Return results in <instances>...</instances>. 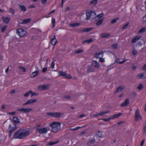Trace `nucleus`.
Masks as SVG:
<instances>
[{
	"mask_svg": "<svg viewBox=\"0 0 146 146\" xmlns=\"http://www.w3.org/2000/svg\"><path fill=\"white\" fill-rule=\"evenodd\" d=\"M29 131H26L24 129H20L15 132L13 137L15 139H21L29 136Z\"/></svg>",
	"mask_w": 146,
	"mask_h": 146,
	"instance_id": "1",
	"label": "nucleus"
},
{
	"mask_svg": "<svg viewBox=\"0 0 146 146\" xmlns=\"http://www.w3.org/2000/svg\"><path fill=\"white\" fill-rule=\"evenodd\" d=\"M61 123L59 122H54L50 124V126L52 127L51 131L53 132H56L61 129Z\"/></svg>",
	"mask_w": 146,
	"mask_h": 146,
	"instance_id": "2",
	"label": "nucleus"
},
{
	"mask_svg": "<svg viewBox=\"0 0 146 146\" xmlns=\"http://www.w3.org/2000/svg\"><path fill=\"white\" fill-rule=\"evenodd\" d=\"M46 114L47 116L54 117H60L61 115H63V113L60 112H50L46 113Z\"/></svg>",
	"mask_w": 146,
	"mask_h": 146,
	"instance_id": "3",
	"label": "nucleus"
},
{
	"mask_svg": "<svg viewBox=\"0 0 146 146\" xmlns=\"http://www.w3.org/2000/svg\"><path fill=\"white\" fill-rule=\"evenodd\" d=\"M17 33L19 36L20 37H22L26 35L27 32L23 29L20 28L17 30Z\"/></svg>",
	"mask_w": 146,
	"mask_h": 146,
	"instance_id": "4",
	"label": "nucleus"
},
{
	"mask_svg": "<svg viewBox=\"0 0 146 146\" xmlns=\"http://www.w3.org/2000/svg\"><path fill=\"white\" fill-rule=\"evenodd\" d=\"M92 29V27L88 28L85 29L82 28L77 29L76 30V32L78 33H88Z\"/></svg>",
	"mask_w": 146,
	"mask_h": 146,
	"instance_id": "5",
	"label": "nucleus"
},
{
	"mask_svg": "<svg viewBox=\"0 0 146 146\" xmlns=\"http://www.w3.org/2000/svg\"><path fill=\"white\" fill-rule=\"evenodd\" d=\"M48 131L46 127L37 128L36 129V132H38L40 134L46 133Z\"/></svg>",
	"mask_w": 146,
	"mask_h": 146,
	"instance_id": "6",
	"label": "nucleus"
},
{
	"mask_svg": "<svg viewBox=\"0 0 146 146\" xmlns=\"http://www.w3.org/2000/svg\"><path fill=\"white\" fill-rule=\"evenodd\" d=\"M135 121L142 119L141 116L140 114L139 111V110H137L135 113Z\"/></svg>",
	"mask_w": 146,
	"mask_h": 146,
	"instance_id": "7",
	"label": "nucleus"
},
{
	"mask_svg": "<svg viewBox=\"0 0 146 146\" xmlns=\"http://www.w3.org/2000/svg\"><path fill=\"white\" fill-rule=\"evenodd\" d=\"M50 86V85L49 84L41 85L38 86V89L40 91L48 90L49 89Z\"/></svg>",
	"mask_w": 146,
	"mask_h": 146,
	"instance_id": "8",
	"label": "nucleus"
},
{
	"mask_svg": "<svg viewBox=\"0 0 146 146\" xmlns=\"http://www.w3.org/2000/svg\"><path fill=\"white\" fill-rule=\"evenodd\" d=\"M32 110L31 108L18 109L17 110L18 111L22 112L24 113H27Z\"/></svg>",
	"mask_w": 146,
	"mask_h": 146,
	"instance_id": "9",
	"label": "nucleus"
},
{
	"mask_svg": "<svg viewBox=\"0 0 146 146\" xmlns=\"http://www.w3.org/2000/svg\"><path fill=\"white\" fill-rule=\"evenodd\" d=\"M35 67L36 68L37 70L35 72L32 73L31 74L30 76L31 78H34L36 76L38 75V74L39 72V71L38 70V68L37 67V66H36Z\"/></svg>",
	"mask_w": 146,
	"mask_h": 146,
	"instance_id": "10",
	"label": "nucleus"
},
{
	"mask_svg": "<svg viewBox=\"0 0 146 146\" xmlns=\"http://www.w3.org/2000/svg\"><path fill=\"white\" fill-rule=\"evenodd\" d=\"M87 68V73H89L91 72H94L95 70V68L92 64L90 66H88Z\"/></svg>",
	"mask_w": 146,
	"mask_h": 146,
	"instance_id": "11",
	"label": "nucleus"
},
{
	"mask_svg": "<svg viewBox=\"0 0 146 146\" xmlns=\"http://www.w3.org/2000/svg\"><path fill=\"white\" fill-rule=\"evenodd\" d=\"M36 99H30L28 100L25 103L23 104V106L27 105L33 103L37 101Z\"/></svg>",
	"mask_w": 146,
	"mask_h": 146,
	"instance_id": "12",
	"label": "nucleus"
},
{
	"mask_svg": "<svg viewBox=\"0 0 146 146\" xmlns=\"http://www.w3.org/2000/svg\"><path fill=\"white\" fill-rule=\"evenodd\" d=\"M52 36L53 37H52L51 39V43L52 45L54 46L57 43V41L55 35H53L52 36Z\"/></svg>",
	"mask_w": 146,
	"mask_h": 146,
	"instance_id": "13",
	"label": "nucleus"
},
{
	"mask_svg": "<svg viewBox=\"0 0 146 146\" xmlns=\"http://www.w3.org/2000/svg\"><path fill=\"white\" fill-rule=\"evenodd\" d=\"M92 64V65L94 67V68H98L99 67L100 64L96 60H93Z\"/></svg>",
	"mask_w": 146,
	"mask_h": 146,
	"instance_id": "14",
	"label": "nucleus"
},
{
	"mask_svg": "<svg viewBox=\"0 0 146 146\" xmlns=\"http://www.w3.org/2000/svg\"><path fill=\"white\" fill-rule=\"evenodd\" d=\"M2 19L3 21L5 23L8 24L9 21L10 20L11 18L9 17H3Z\"/></svg>",
	"mask_w": 146,
	"mask_h": 146,
	"instance_id": "15",
	"label": "nucleus"
},
{
	"mask_svg": "<svg viewBox=\"0 0 146 146\" xmlns=\"http://www.w3.org/2000/svg\"><path fill=\"white\" fill-rule=\"evenodd\" d=\"M90 18L92 19H96V13L95 12L92 11H90Z\"/></svg>",
	"mask_w": 146,
	"mask_h": 146,
	"instance_id": "16",
	"label": "nucleus"
},
{
	"mask_svg": "<svg viewBox=\"0 0 146 146\" xmlns=\"http://www.w3.org/2000/svg\"><path fill=\"white\" fill-rule=\"evenodd\" d=\"M110 35V34L108 33H104L100 34V36L102 38H106L108 37Z\"/></svg>",
	"mask_w": 146,
	"mask_h": 146,
	"instance_id": "17",
	"label": "nucleus"
},
{
	"mask_svg": "<svg viewBox=\"0 0 146 146\" xmlns=\"http://www.w3.org/2000/svg\"><path fill=\"white\" fill-rule=\"evenodd\" d=\"M104 52V51H102L99 53H96L94 54V57L96 58H100V57H99V56L100 54H102V57L103 55V54Z\"/></svg>",
	"mask_w": 146,
	"mask_h": 146,
	"instance_id": "18",
	"label": "nucleus"
},
{
	"mask_svg": "<svg viewBox=\"0 0 146 146\" xmlns=\"http://www.w3.org/2000/svg\"><path fill=\"white\" fill-rule=\"evenodd\" d=\"M129 103V99L127 98L125 100L124 102L122 103L121 106L122 107H124L127 105Z\"/></svg>",
	"mask_w": 146,
	"mask_h": 146,
	"instance_id": "19",
	"label": "nucleus"
},
{
	"mask_svg": "<svg viewBox=\"0 0 146 146\" xmlns=\"http://www.w3.org/2000/svg\"><path fill=\"white\" fill-rule=\"evenodd\" d=\"M31 21V19L30 18H28L27 19H26L23 20V22L22 23H20V24H27V23H29Z\"/></svg>",
	"mask_w": 146,
	"mask_h": 146,
	"instance_id": "20",
	"label": "nucleus"
},
{
	"mask_svg": "<svg viewBox=\"0 0 146 146\" xmlns=\"http://www.w3.org/2000/svg\"><path fill=\"white\" fill-rule=\"evenodd\" d=\"M14 126L11 127V129L9 131V133L10 134H12L17 128V126L16 124L14 123Z\"/></svg>",
	"mask_w": 146,
	"mask_h": 146,
	"instance_id": "21",
	"label": "nucleus"
},
{
	"mask_svg": "<svg viewBox=\"0 0 146 146\" xmlns=\"http://www.w3.org/2000/svg\"><path fill=\"white\" fill-rule=\"evenodd\" d=\"M122 115V113H119L117 114H114L113 116L111 117L112 119H115L116 118H117L121 116Z\"/></svg>",
	"mask_w": 146,
	"mask_h": 146,
	"instance_id": "22",
	"label": "nucleus"
},
{
	"mask_svg": "<svg viewBox=\"0 0 146 146\" xmlns=\"http://www.w3.org/2000/svg\"><path fill=\"white\" fill-rule=\"evenodd\" d=\"M104 18H102L101 19L98 21L96 23V25L97 26H99L101 25L103 22Z\"/></svg>",
	"mask_w": 146,
	"mask_h": 146,
	"instance_id": "23",
	"label": "nucleus"
},
{
	"mask_svg": "<svg viewBox=\"0 0 146 146\" xmlns=\"http://www.w3.org/2000/svg\"><path fill=\"white\" fill-rule=\"evenodd\" d=\"M13 120L15 123H19L20 122L19 121V119L17 117H14L13 118Z\"/></svg>",
	"mask_w": 146,
	"mask_h": 146,
	"instance_id": "24",
	"label": "nucleus"
},
{
	"mask_svg": "<svg viewBox=\"0 0 146 146\" xmlns=\"http://www.w3.org/2000/svg\"><path fill=\"white\" fill-rule=\"evenodd\" d=\"M93 41V39L92 38H90L89 39L87 40L83 41L82 44H84L85 43H90L92 42Z\"/></svg>",
	"mask_w": 146,
	"mask_h": 146,
	"instance_id": "25",
	"label": "nucleus"
},
{
	"mask_svg": "<svg viewBox=\"0 0 146 146\" xmlns=\"http://www.w3.org/2000/svg\"><path fill=\"white\" fill-rule=\"evenodd\" d=\"M19 6L20 7V8L22 11H26V7L23 5H19Z\"/></svg>",
	"mask_w": 146,
	"mask_h": 146,
	"instance_id": "26",
	"label": "nucleus"
},
{
	"mask_svg": "<svg viewBox=\"0 0 146 146\" xmlns=\"http://www.w3.org/2000/svg\"><path fill=\"white\" fill-rule=\"evenodd\" d=\"M59 142V140L56 141H55L54 142H52L49 143L47 145H49L50 146L55 144H57Z\"/></svg>",
	"mask_w": 146,
	"mask_h": 146,
	"instance_id": "27",
	"label": "nucleus"
},
{
	"mask_svg": "<svg viewBox=\"0 0 146 146\" xmlns=\"http://www.w3.org/2000/svg\"><path fill=\"white\" fill-rule=\"evenodd\" d=\"M95 142V139L90 141L87 144L88 146H90L92 144H94Z\"/></svg>",
	"mask_w": 146,
	"mask_h": 146,
	"instance_id": "28",
	"label": "nucleus"
},
{
	"mask_svg": "<svg viewBox=\"0 0 146 146\" xmlns=\"http://www.w3.org/2000/svg\"><path fill=\"white\" fill-rule=\"evenodd\" d=\"M104 16V13H102L101 14L98 15L96 16V19L98 18V19H97V20H98Z\"/></svg>",
	"mask_w": 146,
	"mask_h": 146,
	"instance_id": "29",
	"label": "nucleus"
},
{
	"mask_svg": "<svg viewBox=\"0 0 146 146\" xmlns=\"http://www.w3.org/2000/svg\"><path fill=\"white\" fill-rule=\"evenodd\" d=\"M96 134L100 138H101L102 137V131H98V132L96 133Z\"/></svg>",
	"mask_w": 146,
	"mask_h": 146,
	"instance_id": "30",
	"label": "nucleus"
},
{
	"mask_svg": "<svg viewBox=\"0 0 146 146\" xmlns=\"http://www.w3.org/2000/svg\"><path fill=\"white\" fill-rule=\"evenodd\" d=\"M80 25V23H76L70 24L69 25L72 27L78 26Z\"/></svg>",
	"mask_w": 146,
	"mask_h": 146,
	"instance_id": "31",
	"label": "nucleus"
},
{
	"mask_svg": "<svg viewBox=\"0 0 146 146\" xmlns=\"http://www.w3.org/2000/svg\"><path fill=\"white\" fill-rule=\"evenodd\" d=\"M145 73H143L142 74H139L138 75V76L140 78L143 79L145 78H146V77H144Z\"/></svg>",
	"mask_w": 146,
	"mask_h": 146,
	"instance_id": "32",
	"label": "nucleus"
},
{
	"mask_svg": "<svg viewBox=\"0 0 146 146\" xmlns=\"http://www.w3.org/2000/svg\"><path fill=\"white\" fill-rule=\"evenodd\" d=\"M146 30V27H144L141 28L139 31L138 33H141L145 31Z\"/></svg>",
	"mask_w": 146,
	"mask_h": 146,
	"instance_id": "33",
	"label": "nucleus"
},
{
	"mask_svg": "<svg viewBox=\"0 0 146 146\" xmlns=\"http://www.w3.org/2000/svg\"><path fill=\"white\" fill-rule=\"evenodd\" d=\"M86 19L88 20L90 18V12L86 11Z\"/></svg>",
	"mask_w": 146,
	"mask_h": 146,
	"instance_id": "34",
	"label": "nucleus"
},
{
	"mask_svg": "<svg viewBox=\"0 0 146 146\" xmlns=\"http://www.w3.org/2000/svg\"><path fill=\"white\" fill-rule=\"evenodd\" d=\"M64 77L69 79H71L72 78L70 75L67 74L66 72L65 73V75L64 76Z\"/></svg>",
	"mask_w": 146,
	"mask_h": 146,
	"instance_id": "35",
	"label": "nucleus"
},
{
	"mask_svg": "<svg viewBox=\"0 0 146 146\" xmlns=\"http://www.w3.org/2000/svg\"><path fill=\"white\" fill-rule=\"evenodd\" d=\"M98 0H93L90 3V4H93L95 5H96L98 2Z\"/></svg>",
	"mask_w": 146,
	"mask_h": 146,
	"instance_id": "36",
	"label": "nucleus"
},
{
	"mask_svg": "<svg viewBox=\"0 0 146 146\" xmlns=\"http://www.w3.org/2000/svg\"><path fill=\"white\" fill-rule=\"evenodd\" d=\"M66 72H64L62 71H60L59 72V76H62L64 77L65 75Z\"/></svg>",
	"mask_w": 146,
	"mask_h": 146,
	"instance_id": "37",
	"label": "nucleus"
},
{
	"mask_svg": "<svg viewBox=\"0 0 146 146\" xmlns=\"http://www.w3.org/2000/svg\"><path fill=\"white\" fill-rule=\"evenodd\" d=\"M119 19V17H117L115 19H113L111 21V24H114Z\"/></svg>",
	"mask_w": 146,
	"mask_h": 146,
	"instance_id": "38",
	"label": "nucleus"
},
{
	"mask_svg": "<svg viewBox=\"0 0 146 146\" xmlns=\"http://www.w3.org/2000/svg\"><path fill=\"white\" fill-rule=\"evenodd\" d=\"M122 89L123 88L121 86H119L117 88V90L115 92V93H116L119 92V91H121L122 90Z\"/></svg>",
	"mask_w": 146,
	"mask_h": 146,
	"instance_id": "39",
	"label": "nucleus"
},
{
	"mask_svg": "<svg viewBox=\"0 0 146 146\" xmlns=\"http://www.w3.org/2000/svg\"><path fill=\"white\" fill-rule=\"evenodd\" d=\"M137 51L135 49L133 48L132 50V54L133 55L135 56L137 54Z\"/></svg>",
	"mask_w": 146,
	"mask_h": 146,
	"instance_id": "40",
	"label": "nucleus"
},
{
	"mask_svg": "<svg viewBox=\"0 0 146 146\" xmlns=\"http://www.w3.org/2000/svg\"><path fill=\"white\" fill-rule=\"evenodd\" d=\"M31 92L32 91L31 90H30L28 92L25 94L24 95V96L25 97H27L30 94H31Z\"/></svg>",
	"mask_w": 146,
	"mask_h": 146,
	"instance_id": "41",
	"label": "nucleus"
},
{
	"mask_svg": "<svg viewBox=\"0 0 146 146\" xmlns=\"http://www.w3.org/2000/svg\"><path fill=\"white\" fill-rule=\"evenodd\" d=\"M143 86L142 84L141 83L138 86V87L137 88L139 89V90H141L143 88Z\"/></svg>",
	"mask_w": 146,
	"mask_h": 146,
	"instance_id": "42",
	"label": "nucleus"
},
{
	"mask_svg": "<svg viewBox=\"0 0 146 146\" xmlns=\"http://www.w3.org/2000/svg\"><path fill=\"white\" fill-rule=\"evenodd\" d=\"M84 51L83 50H76L75 52V53L76 54L80 53Z\"/></svg>",
	"mask_w": 146,
	"mask_h": 146,
	"instance_id": "43",
	"label": "nucleus"
},
{
	"mask_svg": "<svg viewBox=\"0 0 146 146\" xmlns=\"http://www.w3.org/2000/svg\"><path fill=\"white\" fill-rule=\"evenodd\" d=\"M52 27H54L55 26V20L54 18H53L52 19Z\"/></svg>",
	"mask_w": 146,
	"mask_h": 146,
	"instance_id": "44",
	"label": "nucleus"
},
{
	"mask_svg": "<svg viewBox=\"0 0 146 146\" xmlns=\"http://www.w3.org/2000/svg\"><path fill=\"white\" fill-rule=\"evenodd\" d=\"M7 27L6 26H4L3 27L1 28V31L2 32H3L6 30V28H7Z\"/></svg>",
	"mask_w": 146,
	"mask_h": 146,
	"instance_id": "45",
	"label": "nucleus"
},
{
	"mask_svg": "<svg viewBox=\"0 0 146 146\" xmlns=\"http://www.w3.org/2000/svg\"><path fill=\"white\" fill-rule=\"evenodd\" d=\"M142 22L143 23H146V15L143 17Z\"/></svg>",
	"mask_w": 146,
	"mask_h": 146,
	"instance_id": "46",
	"label": "nucleus"
},
{
	"mask_svg": "<svg viewBox=\"0 0 146 146\" xmlns=\"http://www.w3.org/2000/svg\"><path fill=\"white\" fill-rule=\"evenodd\" d=\"M117 46L118 44L117 43H115L112 45V47L115 49H116L117 48Z\"/></svg>",
	"mask_w": 146,
	"mask_h": 146,
	"instance_id": "47",
	"label": "nucleus"
},
{
	"mask_svg": "<svg viewBox=\"0 0 146 146\" xmlns=\"http://www.w3.org/2000/svg\"><path fill=\"white\" fill-rule=\"evenodd\" d=\"M129 23H127L125 25L123 26L122 27V29H125L127 28V26L129 25Z\"/></svg>",
	"mask_w": 146,
	"mask_h": 146,
	"instance_id": "48",
	"label": "nucleus"
},
{
	"mask_svg": "<svg viewBox=\"0 0 146 146\" xmlns=\"http://www.w3.org/2000/svg\"><path fill=\"white\" fill-rule=\"evenodd\" d=\"M111 119H112L111 117H110L109 118H107L103 119V120L106 121H110Z\"/></svg>",
	"mask_w": 146,
	"mask_h": 146,
	"instance_id": "49",
	"label": "nucleus"
},
{
	"mask_svg": "<svg viewBox=\"0 0 146 146\" xmlns=\"http://www.w3.org/2000/svg\"><path fill=\"white\" fill-rule=\"evenodd\" d=\"M31 96L32 97L33 96H37L38 95V94L37 93H35V92H33L32 91V92L31 93Z\"/></svg>",
	"mask_w": 146,
	"mask_h": 146,
	"instance_id": "50",
	"label": "nucleus"
},
{
	"mask_svg": "<svg viewBox=\"0 0 146 146\" xmlns=\"http://www.w3.org/2000/svg\"><path fill=\"white\" fill-rule=\"evenodd\" d=\"M47 69V67H45L43 68L42 70V73H44L46 72Z\"/></svg>",
	"mask_w": 146,
	"mask_h": 146,
	"instance_id": "51",
	"label": "nucleus"
},
{
	"mask_svg": "<svg viewBox=\"0 0 146 146\" xmlns=\"http://www.w3.org/2000/svg\"><path fill=\"white\" fill-rule=\"evenodd\" d=\"M10 12L12 14H14L15 13V11L14 10L11 8H10L9 9Z\"/></svg>",
	"mask_w": 146,
	"mask_h": 146,
	"instance_id": "52",
	"label": "nucleus"
},
{
	"mask_svg": "<svg viewBox=\"0 0 146 146\" xmlns=\"http://www.w3.org/2000/svg\"><path fill=\"white\" fill-rule=\"evenodd\" d=\"M19 68L22 70L23 72H25L26 71V69L24 67L22 66H20L19 67Z\"/></svg>",
	"mask_w": 146,
	"mask_h": 146,
	"instance_id": "53",
	"label": "nucleus"
},
{
	"mask_svg": "<svg viewBox=\"0 0 146 146\" xmlns=\"http://www.w3.org/2000/svg\"><path fill=\"white\" fill-rule=\"evenodd\" d=\"M105 114L104 111H100L99 113V115H100L101 116H103Z\"/></svg>",
	"mask_w": 146,
	"mask_h": 146,
	"instance_id": "54",
	"label": "nucleus"
},
{
	"mask_svg": "<svg viewBox=\"0 0 146 146\" xmlns=\"http://www.w3.org/2000/svg\"><path fill=\"white\" fill-rule=\"evenodd\" d=\"M16 113V112L15 111H14L13 112H9L8 113V114L11 115H13L14 114H15Z\"/></svg>",
	"mask_w": 146,
	"mask_h": 146,
	"instance_id": "55",
	"label": "nucleus"
},
{
	"mask_svg": "<svg viewBox=\"0 0 146 146\" xmlns=\"http://www.w3.org/2000/svg\"><path fill=\"white\" fill-rule=\"evenodd\" d=\"M141 37V36H136L135 37L137 41L139 40Z\"/></svg>",
	"mask_w": 146,
	"mask_h": 146,
	"instance_id": "56",
	"label": "nucleus"
},
{
	"mask_svg": "<svg viewBox=\"0 0 146 146\" xmlns=\"http://www.w3.org/2000/svg\"><path fill=\"white\" fill-rule=\"evenodd\" d=\"M102 56L100 58V59H99V61L100 62H104L105 61V60H104V59L102 58Z\"/></svg>",
	"mask_w": 146,
	"mask_h": 146,
	"instance_id": "57",
	"label": "nucleus"
},
{
	"mask_svg": "<svg viewBox=\"0 0 146 146\" xmlns=\"http://www.w3.org/2000/svg\"><path fill=\"white\" fill-rule=\"evenodd\" d=\"M54 61H52L51 62V67L52 68H53L54 67Z\"/></svg>",
	"mask_w": 146,
	"mask_h": 146,
	"instance_id": "58",
	"label": "nucleus"
},
{
	"mask_svg": "<svg viewBox=\"0 0 146 146\" xmlns=\"http://www.w3.org/2000/svg\"><path fill=\"white\" fill-rule=\"evenodd\" d=\"M137 41L136 40V38L134 37L132 40V43H135V42H136Z\"/></svg>",
	"mask_w": 146,
	"mask_h": 146,
	"instance_id": "59",
	"label": "nucleus"
},
{
	"mask_svg": "<svg viewBox=\"0 0 146 146\" xmlns=\"http://www.w3.org/2000/svg\"><path fill=\"white\" fill-rule=\"evenodd\" d=\"M47 0H42L41 2L43 5L44 4Z\"/></svg>",
	"mask_w": 146,
	"mask_h": 146,
	"instance_id": "60",
	"label": "nucleus"
},
{
	"mask_svg": "<svg viewBox=\"0 0 146 146\" xmlns=\"http://www.w3.org/2000/svg\"><path fill=\"white\" fill-rule=\"evenodd\" d=\"M63 98H64L66 99H69L70 98V96H64Z\"/></svg>",
	"mask_w": 146,
	"mask_h": 146,
	"instance_id": "61",
	"label": "nucleus"
},
{
	"mask_svg": "<svg viewBox=\"0 0 146 146\" xmlns=\"http://www.w3.org/2000/svg\"><path fill=\"white\" fill-rule=\"evenodd\" d=\"M145 141V140L143 139L141 141V144H140V146H143V145L144 144Z\"/></svg>",
	"mask_w": 146,
	"mask_h": 146,
	"instance_id": "62",
	"label": "nucleus"
},
{
	"mask_svg": "<svg viewBox=\"0 0 146 146\" xmlns=\"http://www.w3.org/2000/svg\"><path fill=\"white\" fill-rule=\"evenodd\" d=\"M142 68L143 70H146V64L143 66Z\"/></svg>",
	"mask_w": 146,
	"mask_h": 146,
	"instance_id": "63",
	"label": "nucleus"
},
{
	"mask_svg": "<svg viewBox=\"0 0 146 146\" xmlns=\"http://www.w3.org/2000/svg\"><path fill=\"white\" fill-rule=\"evenodd\" d=\"M99 115V113H96L94 114L93 116L94 117H98Z\"/></svg>",
	"mask_w": 146,
	"mask_h": 146,
	"instance_id": "64",
	"label": "nucleus"
}]
</instances>
